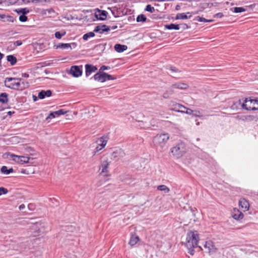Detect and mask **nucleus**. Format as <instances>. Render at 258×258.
<instances>
[{
	"label": "nucleus",
	"instance_id": "nucleus-1",
	"mask_svg": "<svg viewBox=\"0 0 258 258\" xmlns=\"http://www.w3.org/2000/svg\"><path fill=\"white\" fill-rule=\"evenodd\" d=\"M199 239V235L197 231H190L187 233L185 245L189 250L188 252L191 255L194 254V248L198 246Z\"/></svg>",
	"mask_w": 258,
	"mask_h": 258
},
{
	"label": "nucleus",
	"instance_id": "nucleus-2",
	"mask_svg": "<svg viewBox=\"0 0 258 258\" xmlns=\"http://www.w3.org/2000/svg\"><path fill=\"white\" fill-rule=\"evenodd\" d=\"M170 136L168 134H157L153 139V142L157 148L163 150L166 144L169 139Z\"/></svg>",
	"mask_w": 258,
	"mask_h": 258
},
{
	"label": "nucleus",
	"instance_id": "nucleus-3",
	"mask_svg": "<svg viewBox=\"0 0 258 258\" xmlns=\"http://www.w3.org/2000/svg\"><path fill=\"white\" fill-rule=\"evenodd\" d=\"M22 81V79L18 78H6L4 81L6 87L14 90H19L20 87L19 82Z\"/></svg>",
	"mask_w": 258,
	"mask_h": 258
},
{
	"label": "nucleus",
	"instance_id": "nucleus-4",
	"mask_svg": "<svg viewBox=\"0 0 258 258\" xmlns=\"http://www.w3.org/2000/svg\"><path fill=\"white\" fill-rule=\"evenodd\" d=\"M171 152L172 155L175 157L177 158L181 157L185 152L184 144L182 143L178 144L171 148Z\"/></svg>",
	"mask_w": 258,
	"mask_h": 258
},
{
	"label": "nucleus",
	"instance_id": "nucleus-5",
	"mask_svg": "<svg viewBox=\"0 0 258 258\" xmlns=\"http://www.w3.org/2000/svg\"><path fill=\"white\" fill-rule=\"evenodd\" d=\"M94 79L96 81L100 82H104L107 80H114L115 79V78L110 75L102 72L96 73L94 76Z\"/></svg>",
	"mask_w": 258,
	"mask_h": 258
},
{
	"label": "nucleus",
	"instance_id": "nucleus-6",
	"mask_svg": "<svg viewBox=\"0 0 258 258\" xmlns=\"http://www.w3.org/2000/svg\"><path fill=\"white\" fill-rule=\"evenodd\" d=\"M257 101L258 100H257L246 98L244 102L242 104V107L246 110H256V108L254 106V105L257 103Z\"/></svg>",
	"mask_w": 258,
	"mask_h": 258
},
{
	"label": "nucleus",
	"instance_id": "nucleus-7",
	"mask_svg": "<svg viewBox=\"0 0 258 258\" xmlns=\"http://www.w3.org/2000/svg\"><path fill=\"white\" fill-rule=\"evenodd\" d=\"M69 74L76 78L81 76L82 75V66H72L70 70Z\"/></svg>",
	"mask_w": 258,
	"mask_h": 258
},
{
	"label": "nucleus",
	"instance_id": "nucleus-8",
	"mask_svg": "<svg viewBox=\"0 0 258 258\" xmlns=\"http://www.w3.org/2000/svg\"><path fill=\"white\" fill-rule=\"evenodd\" d=\"M125 156V153L121 149H117L113 151L111 155V159L117 161Z\"/></svg>",
	"mask_w": 258,
	"mask_h": 258
},
{
	"label": "nucleus",
	"instance_id": "nucleus-9",
	"mask_svg": "<svg viewBox=\"0 0 258 258\" xmlns=\"http://www.w3.org/2000/svg\"><path fill=\"white\" fill-rule=\"evenodd\" d=\"M188 85L187 84L178 82L175 83L170 87L171 93L170 94H173L174 89L177 88L180 90H186L188 88Z\"/></svg>",
	"mask_w": 258,
	"mask_h": 258
},
{
	"label": "nucleus",
	"instance_id": "nucleus-10",
	"mask_svg": "<svg viewBox=\"0 0 258 258\" xmlns=\"http://www.w3.org/2000/svg\"><path fill=\"white\" fill-rule=\"evenodd\" d=\"M11 156L13 160L21 164L28 163L30 159L28 157L18 156L14 154H11Z\"/></svg>",
	"mask_w": 258,
	"mask_h": 258
},
{
	"label": "nucleus",
	"instance_id": "nucleus-11",
	"mask_svg": "<svg viewBox=\"0 0 258 258\" xmlns=\"http://www.w3.org/2000/svg\"><path fill=\"white\" fill-rule=\"evenodd\" d=\"M169 106H170L171 110L179 112H184V110L180 109L181 108H186V107L184 106L174 102H171Z\"/></svg>",
	"mask_w": 258,
	"mask_h": 258
},
{
	"label": "nucleus",
	"instance_id": "nucleus-12",
	"mask_svg": "<svg viewBox=\"0 0 258 258\" xmlns=\"http://www.w3.org/2000/svg\"><path fill=\"white\" fill-rule=\"evenodd\" d=\"M109 165V163L108 162L107 159H105L102 161L100 167V169L101 168V171L100 172L101 174L104 176L107 175V173L108 172L107 168Z\"/></svg>",
	"mask_w": 258,
	"mask_h": 258
},
{
	"label": "nucleus",
	"instance_id": "nucleus-13",
	"mask_svg": "<svg viewBox=\"0 0 258 258\" xmlns=\"http://www.w3.org/2000/svg\"><path fill=\"white\" fill-rule=\"evenodd\" d=\"M110 30V27L105 25H98L94 30V32H98L100 34H102L105 32H108Z\"/></svg>",
	"mask_w": 258,
	"mask_h": 258
},
{
	"label": "nucleus",
	"instance_id": "nucleus-14",
	"mask_svg": "<svg viewBox=\"0 0 258 258\" xmlns=\"http://www.w3.org/2000/svg\"><path fill=\"white\" fill-rule=\"evenodd\" d=\"M42 14L47 17L50 18H54L57 15V13L52 8L43 10Z\"/></svg>",
	"mask_w": 258,
	"mask_h": 258
},
{
	"label": "nucleus",
	"instance_id": "nucleus-15",
	"mask_svg": "<svg viewBox=\"0 0 258 258\" xmlns=\"http://www.w3.org/2000/svg\"><path fill=\"white\" fill-rule=\"evenodd\" d=\"M204 247L208 253L214 252L216 250L215 246L211 241H206L204 244Z\"/></svg>",
	"mask_w": 258,
	"mask_h": 258
},
{
	"label": "nucleus",
	"instance_id": "nucleus-16",
	"mask_svg": "<svg viewBox=\"0 0 258 258\" xmlns=\"http://www.w3.org/2000/svg\"><path fill=\"white\" fill-rule=\"evenodd\" d=\"M106 142V141L104 140L102 138L99 139L97 141L98 146L96 147V151L94 152L93 155H94L96 152L103 149L105 146Z\"/></svg>",
	"mask_w": 258,
	"mask_h": 258
},
{
	"label": "nucleus",
	"instance_id": "nucleus-17",
	"mask_svg": "<svg viewBox=\"0 0 258 258\" xmlns=\"http://www.w3.org/2000/svg\"><path fill=\"white\" fill-rule=\"evenodd\" d=\"M85 74L87 77H88L92 73L95 72L97 70V68L96 67L89 64H87L85 65Z\"/></svg>",
	"mask_w": 258,
	"mask_h": 258
},
{
	"label": "nucleus",
	"instance_id": "nucleus-18",
	"mask_svg": "<svg viewBox=\"0 0 258 258\" xmlns=\"http://www.w3.org/2000/svg\"><path fill=\"white\" fill-rule=\"evenodd\" d=\"M239 206L244 211H247L249 209V203L245 199H241L239 201Z\"/></svg>",
	"mask_w": 258,
	"mask_h": 258
},
{
	"label": "nucleus",
	"instance_id": "nucleus-19",
	"mask_svg": "<svg viewBox=\"0 0 258 258\" xmlns=\"http://www.w3.org/2000/svg\"><path fill=\"white\" fill-rule=\"evenodd\" d=\"M107 12L105 11L98 10L95 14L96 17L99 20H104L107 17Z\"/></svg>",
	"mask_w": 258,
	"mask_h": 258
},
{
	"label": "nucleus",
	"instance_id": "nucleus-20",
	"mask_svg": "<svg viewBox=\"0 0 258 258\" xmlns=\"http://www.w3.org/2000/svg\"><path fill=\"white\" fill-rule=\"evenodd\" d=\"M52 92L50 90H48L46 91L42 90L38 93V97L39 99H44L45 97H50L51 96Z\"/></svg>",
	"mask_w": 258,
	"mask_h": 258
},
{
	"label": "nucleus",
	"instance_id": "nucleus-21",
	"mask_svg": "<svg viewBox=\"0 0 258 258\" xmlns=\"http://www.w3.org/2000/svg\"><path fill=\"white\" fill-rule=\"evenodd\" d=\"M0 20L4 22H13L14 18L10 15L0 14Z\"/></svg>",
	"mask_w": 258,
	"mask_h": 258
},
{
	"label": "nucleus",
	"instance_id": "nucleus-22",
	"mask_svg": "<svg viewBox=\"0 0 258 258\" xmlns=\"http://www.w3.org/2000/svg\"><path fill=\"white\" fill-rule=\"evenodd\" d=\"M127 48V46L125 45H121L120 44H116L114 46V49L117 52H122L124 50H126Z\"/></svg>",
	"mask_w": 258,
	"mask_h": 258
},
{
	"label": "nucleus",
	"instance_id": "nucleus-23",
	"mask_svg": "<svg viewBox=\"0 0 258 258\" xmlns=\"http://www.w3.org/2000/svg\"><path fill=\"white\" fill-rule=\"evenodd\" d=\"M15 12H16L17 14L22 15H26L28 13L30 12V10L28 8H20L16 9L14 10Z\"/></svg>",
	"mask_w": 258,
	"mask_h": 258
},
{
	"label": "nucleus",
	"instance_id": "nucleus-24",
	"mask_svg": "<svg viewBox=\"0 0 258 258\" xmlns=\"http://www.w3.org/2000/svg\"><path fill=\"white\" fill-rule=\"evenodd\" d=\"M235 212H237V213H234L232 217L234 219L236 220H240L243 218V214L242 212H240L238 210L234 209Z\"/></svg>",
	"mask_w": 258,
	"mask_h": 258
},
{
	"label": "nucleus",
	"instance_id": "nucleus-25",
	"mask_svg": "<svg viewBox=\"0 0 258 258\" xmlns=\"http://www.w3.org/2000/svg\"><path fill=\"white\" fill-rule=\"evenodd\" d=\"M139 240V238L137 235H132L130 240L129 241V244L131 246L135 245Z\"/></svg>",
	"mask_w": 258,
	"mask_h": 258
},
{
	"label": "nucleus",
	"instance_id": "nucleus-26",
	"mask_svg": "<svg viewBox=\"0 0 258 258\" xmlns=\"http://www.w3.org/2000/svg\"><path fill=\"white\" fill-rule=\"evenodd\" d=\"M8 101V95L6 93L0 94V102L2 103H7Z\"/></svg>",
	"mask_w": 258,
	"mask_h": 258
},
{
	"label": "nucleus",
	"instance_id": "nucleus-27",
	"mask_svg": "<svg viewBox=\"0 0 258 258\" xmlns=\"http://www.w3.org/2000/svg\"><path fill=\"white\" fill-rule=\"evenodd\" d=\"M20 87L19 90H22L29 87V83L22 79V81L19 82Z\"/></svg>",
	"mask_w": 258,
	"mask_h": 258
},
{
	"label": "nucleus",
	"instance_id": "nucleus-28",
	"mask_svg": "<svg viewBox=\"0 0 258 258\" xmlns=\"http://www.w3.org/2000/svg\"><path fill=\"white\" fill-rule=\"evenodd\" d=\"M191 17V15L187 16L185 13H178L176 15L175 19H187L188 18H190Z\"/></svg>",
	"mask_w": 258,
	"mask_h": 258
},
{
	"label": "nucleus",
	"instance_id": "nucleus-29",
	"mask_svg": "<svg viewBox=\"0 0 258 258\" xmlns=\"http://www.w3.org/2000/svg\"><path fill=\"white\" fill-rule=\"evenodd\" d=\"M55 46L56 48L68 49L70 48L72 49L71 44L70 43H59Z\"/></svg>",
	"mask_w": 258,
	"mask_h": 258
},
{
	"label": "nucleus",
	"instance_id": "nucleus-30",
	"mask_svg": "<svg viewBox=\"0 0 258 258\" xmlns=\"http://www.w3.org/2000/svg\"><path fill=\"white\" fill-rule=\"evenodd\" d=\"M7 59L9 61L12 66L16 64L17 62V58L15 56L12 55H9L7 56Z\"/></svg>",
	"mask_w": 258,
	"mask_h": 258
},
{
	"label": "nucleus",
	"instance_id": "nucleus-31",
	"mask_svg": "<svg viewBox=\"0 0 258 258\" xmlns=\"http://www.w3.org/2000/svg\"><path fill=\"white\" fill-rule=\"evenodd\" d=\"M165 28L168 30H171V29L179 30V25H177V24H170L169 25H165Z\"/></svg>",
	"mask_w": 258,
	"mask_h": 258
},
{
	"label": "nucleus",
	"instance_id": "nucleus-32",
	"mask_svg": "<svg viewBox=\"0 0 258 258\" xmlns=\"http://www.w3.org/2000/svg\"><path fill=\"white\" fill-rule=\"evenodd\" d=\"M1 172L5 174H10V173L11 172H13V169L12 168H11L9 169H8L7 168V167L6 166H2V167L1 168Z\"/></svg>",
	"mask_w": 258,
	"mask_h": 258
},
{
	"label": "nucleus",
	"instance_id": "nucleus-33",
	"mask_svg": "<svg viewBox=\"0 0 258 258\" xmlns=\"http://www.w3.org/2000/svg\"><path fill=\"white\" fill-rule=\"evenodd\" d=\"M157 189L159 190L163 191L165 193H168L169 192V188L165 185H160L157 186Z\"/></svg>",
	"mask_w": 258,
	"mask_h": 258
},
{
	"label": "nucleus",
	"instance_id": "nucleus-34",
	"mask_svg": "<svg viewBox=\"0 0 258 258\" xmlns=\"http://www.w3.org/2000/svg\"><path fill=\"white\" fill-rule=\"evenodd\" d=\"M231 11L232 12L235 13H241L245 12L246 10L244 8L242 7H234L231 9Z\"/></svg>",
	"mask_w": 258,
	"mask_h": 258
},
{
	"label": "nucleus",
	"instance_id": "nucleus-35",
	"mask_svg": "<svg viewBox=\"0 0 258 258\" xmlns=\"http://www.w3.org/2000/svg\"><path fill=\"white\" fill-rule=\"evenodd\" d=\"M95 36V33L94 32H90L87 33L85 34L83 36V39L86 41L90 37H93Z\"/></svg>",
	"mask_w": 258,
	"mask_h": 258
},
{
	"label": "nucleus",
	"instance_id": "nucleus-36",
	"mask_svg": "<svg viewBox=\"0 0 258 258\" xmlns=\"http://www.w3.org/2000/svg\"><path fill=\"white\" fill-rule=\"evenodd\" d=\"M195 20L196 21H198L199 22H212L213 21V20H208L206 19L203 17H200V16H197Z\"/></svg>",
	"mask_w": 258,
	"mask_h": 258
},
{
	"label": "nucleus",
	"instance_id": "nucleus-37",
	"mask_svg": "<svg viewBox=\"0 0 258 258\" xmlns=\"http://www.w3.org/2000/svg\"><path fill=\"white\" fill-rule=\"evenodd\" d=\"M146 20V17L143 14L139 15L137 18V21L138 22H144Z\"/></svg>",
	"mask_w": 258,
	"mask_h": 258
},
{
	"label": "nucleus",
	"instance_id": "nucleus-38",
	"mask_svg": "<svg viewBox=\"0 0 258 258\" xmlns=\"http://www.w3.org/2000/svg\"><path fill=\"white\" fill-rule=\"evenodd\" d=\"M55 113H56V111L50 112L48 116L46 118V120H48L49 119H52L55 118L56 116H58L57 114H55Z\"/></svg>",
	"mask_w": 258,
	"mask_h": 258
},
{
	"label": "nucleus",
	"instance_id": "nucleus-39",
	"mask_svg": "<svg viewBox=\"0 0 258 258\" xmlns=\"http://www.w3.org/2000/svg\"><path fill=\"white\" fill-rule=\"evenodd\" d=\"M145 10L150 13H153L155 12V9L153 7H152L150 5H148L146 6Z\"/></svg>",
	"mask_w": 258,
	"mask_h": 258
},
{
	"label": "nucleus",
	"instance_id": "nucleus-40",
	"mask_svg": "<svg viewBox=\"0 0 258 258\" xmlns=\"http://www.w3.org/2000/svg\"><path fill=\"white\" fill-rule=\"evenodd\" d=\"M66 32H63L62 34L60 33V32H56L55 33V37L57 39H60L62 36H64L66 35Z\"/></svg>",
	"mask_w": 258,
	"mask_h": 258
},
{
	"label": "nucleus",
	"instance_id": "nucleus-41",
	"mask_svg": "<svg viewBox=\"0 0 258 258\" xmlns=\"http://www.w3.org/2000/svg\"><path fill=\"white\" fill-rule=\"evenodd\" d=\"M19 19L20 21L22 22H25L27 21L28 18L26 15H21L20 16Z\"/></svg>",
	"mask_w": 258,
	"mask_h": 258
},
{
	"label": "nucleus",
	"instance_id": "nucleus-42",
	"mask_svg": "<svg viewBox=\"0 0 258 258\" xmlns=\"http://www.w3.org/2000/svg\"><path fill=\"white\" fill-rule=\"evenodd\" d=\"M56 113H55V114H57V116H59L60 115H63L66 114L67 111H65L64 109H59L57 111H56Z\"/></svg>",
	"mask_w": 258,
	"mask_h": 258
},
{
	"label": "nucleus",
	"instance_id": "nucleus-43",
	"mask_svg": "<svg viewBox=\"0 0 258 258\" xmlns=\"http://www.w3.org/2000/svg\"><path fill=\"white\" fill-rule=\"evenodd\" d=\"M171 93L170 88H169V90H167L166 92L164 93L163 94V97L164 98H168L170 95H171L172 94H170Z\"/></svg>",
	"mask_w": 258,
	"mask_h": 258
},
{
	"label": "nucleus",
	"instance_id": "nucleus-44",
	"mask_svg": "<svg viewBox=\"0 0 258 258\" xmlns=\"http://www.w3.org/2000/svg\"><path fill=\"white\" fill-rule=\"evenodd\" d=\"M8 192V190L7 188H5L3 187H0V196H1L2 194H6Z\"/></svg>",
	"mask_w": 258,
	"mask_h": 258
},
{
	"label": "nucleus",
	"instance_id": "nucleus-45",
	"mask_svg": "<svg viewBox=\"0 0 258 258\" xmlns=\"http://www.w3.org/2000/svg\"><path fill=\"white\" fill-rule=\"evenodd\" d=\"M169 69L170 71H171L173 73H177L179 72L177 69H176L174 67H170Z\"/></svg>",
	"mask_w": 258,
	"mask_h": 258
},
{
	"label": "nucleus",
	"instance_id": "nucleus-46",
	"mask_svg": "<svg viewBox=\"0 0 258 258\" xmlns=\"http://www.w3.org/2000/svg\"><path fill=\"white\" fill-rule=\"evenodd\" d=\"M185 109H186V111H184V112H182L183 113H186L187 114H191V113L193 112V111L189 108H187L186 107V108Z\"/></svg>",
	"mask_w": 258,
	"mask_h": 258
},
{
	"label": "nucleus",
	"instance_id": "nucleus-47",
	"mask_svg": "<svg viewBox=\"0 0 258 258\" xmlns=\"http://www.w3.org/2000/svg\"><path fill=\"white\" fill-rule=\"evenodd\" d=\"M22 44V42L20 40H17L16 41H15L14 42V45L15 46H20Z\"/></svg>",
	"mask_w": 258,
	"mask_h": 258
},
{
	"label": "nucleus",
	"instance_id": "nucleus-48",
	"mask_svg": "<svg viewBox=\"0 0 258 258\" xmlns=\"http://www.w3.org/2000/svg\"><path fill=\"white\" fill-rule=\"evenodd\" d=\"M223 16V14L222 13H218L214 15V18H222Z\"/></svg>",
	"mask_w": 258,
	"mask_h": 258
},
{
	"label": "nucleus",
	"instance_id": "nucleus-49",
	"mask_svg": "<svg viewBox=\"0 0 258 258\" xmlns=\"http://www.w3.org/2000/svg\"><path fill=\"white\" fill-rule=\"evenodd\" d=\"M18 0H8L9 6L15 4Z\"/></svg>",
	"mask_w": 258,
	"mask_h": 258
},
{
	"label": "nucleus",
	"instance_id": "nucleus-50",
	"mask_svg": "<svg viewBox=\"0 0 258 258\" xmlns=\"http://www.w3.org/2000/svg\"><path fill=\"white\" fill-rule=\"evenodd\" d=\"M47 0H32V3H38L42 2H47Z\"/></svg>",
	"mask_w": 258,
	"mask_h": 258
},
{
	"label": "nucleus",
	"instance_id": "nucleus-51",
	"mask_svg": "<svg viewBox=\"0 0 258 258\" xmlns=\"http://www.w3.org/2000/svg\"><path fill=\"white\" fill-rule=\"evenodd\" d=\"M21 172L22 173L25 174H29L30 173V172L27 169H22L21 170Z\"/></svg>",
	"mask_w": 258,
	"mask_h": 258
},
{
	"label": "nucleus",
	"instance_id": "nucleus-52",
	"mask_svg": "<svg viewBox=\"0 0 258 258\" xmlns=\"http://www.w3.org/2000/svg\"><path fill=\"white\" fill-rule=\"evenodd\" d=\"M2 5L5 6H9L8 0H2Z\"/></svg>",
	"mask_w": 258,
	"mask_h": 258
},
{
	"label": "nucleus",
	"instance_id": "nucleus-53",
	"mask_svg": "<svg viewBox=\"0 0 258 258\" xmlns=\"http://www.w3.org/2000/svg\"><path fill=\"white\" fill-rule=\"evenodd\" d=\"M110 69V67H107V66H102L100 68V71H104V70H107V69Z\"/></svg>",
	"mask_w": 258,
	"mask_h": 258
},
{
	"label": "nucleus",
	"instance_id": "nucleus-54",
	"mask_svg": "<svg viewBox=\"0 0 258 258\" xmlns=\"http://www.w3.org/2000/svg\"><path fill=\"white\" fill-rule=\"evenodd\" d=\"M22 2L25 4H28L29 3H32V0H22Z\"/></svg>",
	"mask_w": 258,
	"mask_h": 258
},
{
	"label": "nucleus",
	"instance_id": "nucleus-55",
	"mask_svg": "<svg viewBox=\"0 0 258 258\" xmlns=\"http://www.w3.org/2000/svg\"><path fill=\"white\" fill-rule=\"evenodd\" d=\"M181 26H182V28L183 29H187L188 28V26L187 24H181Z\"/></svg>",
	"mask_w": 258,
	"mask_h": 258
},
{
	"label": "nucleus",
	"instance_id": "nucleus-56",
	"mask_svg": "<svg viewBox=\"0 0 258 258\" xmlns=\"http://www.w3.org/2000/svg\"><path fill=\"white\" fill-rule=\"evenodd\" d=\"M25 207V206L24 204H21V205H20L19 207V209L20 210H22L23 209H24Z\"/></svg>",
	"mask_w": 258,
	"mask_h": 258
},
{
	"label": "nucleus",
	"instance_id": "nucleus-57",
	"mask_svg": "<svg viewBox=\"0 0 258 258\" xmlns=\"http://www.w3.org/2000/svg\"><path fill=\"white\" fill-rule=\"evenodd\" d=\"M4 55L0 52V66L2 65L1 60L3 58Z\"/></svg>",
	"mask_w": 258,
	"mask_h": 258
},
{
	"label": "nucleus",
	"instance_id": "nucleus-58",
	"mask_svg": "<svg viewBox=\"0 0 258 258\" xmlns=\"http://www.w3.org/2000/svg\"><path fill=\"white\" fill-rule=\"evenodd\" d=\"M22 76L25 78H28L29 77V74L27 73H23L22 74Z\"/></svg>",
	"mask_w": 258,
	"mask_h": 258
},
{
	"label": "nucleus",
	"instance_id": "nucleus-59",
	"mask_svg": "<svg viewBox=\"0 0 258 258\" xmlns=\"http://www.w3.org/2000/svg\"><path fill=\"white\" fill-rule=\"evenodd\" d=\"M109 27H110V29L114 30L116 28H117V26H109Z\"/></svg>",
	"mask_w": 258,
	"mask_h": 258
},
{
	"label": "nucleus",
	"instance_id": "nucleus-60",
	"mask_svg": "<svg viewBox=\"0 0 258 258\" xmlns=\"http://www.w3.org/2000/svg\"><path fill=\"white\" fill-rule=\"evenodd\" d=\"M32 207H33V205L32 204H29L28 205V208L30 210H32Z\"/></svg>",
	"mask_w": 258,
	"mask_h": 258
},
{
	"label": "nucleus",
	"instance_id": "nucleus-61",
	"mask_svg": "<svg viewBox=\"0 0 258 258\" xmlns=\"http://www.w3.org/2000/svg\"><path fill=\"white\" fill-rule=\"evenodd\" d=\"M38 228H39V227H38V225L37 224H35V225L33 226V229H35H35H36Z\"/></svg>",
	"mask_w": 258,
	"mask_h": 258
},
{
	"label": "nucleus",
	"instance_id": "nucleus-62",
	"mask_svg": "<svg viewBox=\"0 0 258 258\" xmlns=\"http://www.w3.org/2000/svg\"><path fill=\"white\" fill-rule=\"evenodd\" d=\"M33 98L34 101H36L37 100V97L35 95L33 96Z\"/></svg>",
	"mask_w": 258,
	"mask_h": 258
},
{
	"label": "nucleus",
	"instance_id": "nucleus-63",
	"mask_svg": "<svg viewBox=\"0 0 258 258\" xmlns=\"http://www.w3.org/2000/svg\"><path fill=\"white\" fill-rule=\"evenodd\" d=\"M179 8H180V6H178V5H177V6H176V10H179Z\"/></svg>",
	"mask_w": 258,
	"mask_h": 258
},
{
	"label": "nucleus",
	"instance_id": "nucleus-64",
	"mask_svg": "<svg viewBox=\"0 0 258 258\" xmlns=\"http://www.w3.org/2000/svg\"><path fill=\"white\" fill-rule=\"evenodd\" d=\"M194 116H198V117H199V116H200V115H199V114H198V113H195V114H194Z\"/></svg>",
	"mask_w": 258,
	"mask_h": 258
}]
</instances>
